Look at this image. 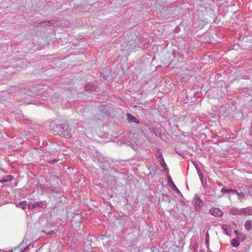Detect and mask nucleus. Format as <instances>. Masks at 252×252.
Here are the masks:
<instances>
[{
    "label": "nucleus",
    "instance_id": "34",
    "mask_svg": "<svg viewBox=\"0 0 252 252\" xmlns=\"http://www.w3.org/2000/svg\"><path fill=\"white\" fill-rule=\"evenodd\" d=\"M169 177L170 176H169L168 178V181L169 182V180L170 181Z\"/></svg>",
    "mask_w": 252,
    "mask_h": 252
},
{
    "label": "nucleus",
    "instance_id": "31",
    "mask_svg": "<svg viewBox=\"0 0 252 252\" xmlns=\"http://www.w3.org/2000/svg\"><path fill=\"white\" fill-rule=\"evenodd\" d=\"M29 249V246L26 247L23 251H24V252Z\"/></svg>",
    "mask_w": 252,
    "mask_h": 252
},
{
    "label": "nucleus",
    "instance_id": "1",
    "mask_svg": "<svg viewBox=\"0 0 252 252\" xmlns=\"http://www.w3.org/2000/svg\"><path fill=\"white\" fill-rule=\"evenodd\" d=\"M53 184L50 187H47L46 190L50 196H52L56 200L63 195V189L60 187L61 180L56 176L52 180Z\"/></svg>",
    "mask_w": 252,
    "mask_h": 252
},
{
    "label": "nucleus",
    "instance_id": "18",
    "mask_svg": "<svg viewBox=\"0 0 252 252\" xmlns=\"http://www.w3.org/2000/svg\"><path fill=\"white\" fill-rule=\"evenodd\" d=\"M33 205L35 208H36L37 207H40V208H42L43 206V204L42 202H35L33 203Z\"/></svg>",
    "mask_w": 252,
    "mask_h": 252
},
{
    "label": "nucleus",
    "instance_id": "11",
    "mask_svg": "<svg viewBox=\"0 0 252 252\" xmlns=\"http://www.w3.org/2000/svg\"><path fill=\"white\" fill-rule=\"evenodd\" d=\"M242 215H252V209L248 208L242 209Z\"/></svg>",
    "mask_w": 252,
    "mask_h": 252
},
{
    "label": "nucleus",
    "instance_id": "19",
    "mask_svg": "<svg viewBox=\"0 0 252 252\" xmlns=\"http://www.w3.org/2000/svg\"><path fill=\"white\" fill-rule=\"evenodd\" d=\"M169 178H170V182L172 183V187L173 189L175 190V191H177V192H180L179 190L178 189L177 187L175 186V185L174 184V183L172 181L171 177H169Z\"/></svg>",
    "mask_w": 252,
    "mask_h": 252
},
{
    "label": "nucleus",
    "instance_id": "25",
    "mask_svg": "<svg viewBox=\"0 0 252 252\" xmlns=\"http://www.w3.org/2000/svg\"><path fill=\"white\" fill-rule=\"evenodd\" d=\"M198 248V245L196 243H195L193 245H192V249L194 250V251H196L197 250V249Z\"/></svg>",
    "mask_w": 252,
    "mask_h": 252
},
{
    "label": "nucleus",
    "instance_id": "36",
    "mask_svg": "<svg viewBox=\"0 0 252 252\" xmlns=\"http://www.w3.org/2000/svg\"><path fill=\"white\" fill-rule=\"evenodd\" d=\"M20 252H24V251H21Z\"/></svg>",
    "mask_w": 252,
    "mask_h": 252
},
{
    "label": "nucleus",
    "instance_id": "35",
    "mask_svg": "<svg viewBox=\"0 0 252 252\" xmlns=\"http://www.w3.org/2000/svg\"><path fill=\"white\" fill-rule=\"evenodd\" d=\"M177 153L179 155H181V154H180V152H177Z\"/></svg>",
    "mask_w": 252,
    "mask_h": 252
},
{
    "label": "nucleus",
    "instance_id": "13",
    "mask_svg": "<svg viewBox=\"0 0 252 252\" xmlns=\"http://www.w3.org/2000/svg\"><path fill=\"white\" fill-rule=\"evenodd\" d=\"M131 37L132 39H135L134 41H133L134 43H130V41L128 42V45L129 44L130 45H133V46L134 47H135L137 44V41L135 40V38H136V35H135L134 34H130L129 36H128V38H130Z\"/></svg>",
    "mask_w": 252,
    "mask_h": 252
},
{
    "label": "nucleus",
    "instance_id": "24",
    "mask_svg": "<svg viewBox=\"0 0 252 252\" xmlns=\"http://www.w3.org/2000/svg\"><path fill=\"white\" fill-rule=\"evenodd\" d=\"M232 192L233 194H236L238 195L239 192L237 190L234 189H230V193Z\"/></svg>",
    "mask_w": 252,
    "mask_h": 252
},
{
    "label": "nucleus",
    "instance_id": "22",
    "mask_svg": "<svg viewBox=\"0 0 252 252\" xmlns=\"http://www.w3.org/2000/svg\"><path fill=\"white\" fill-rule=\"evenodd\" d=\"M205 242L206 244L208 245L209 242V235L208 232L206 234Z\"/></svg>",
    "mask_w": 252,
    "mask_h": 252
},
{
    "label": "nucleus",
    "instance_id": "23",
    "mask_svg": "<svg viewBox=\"0 0 252 252\" xmlns=\"http://www.w3.org/2000/svg\"><path fill=\"white\" fill-rule=\"evenodd\" d=\"M221 191L223 193H230V189H226L225 188H222L221 190Z\"/></svg>",
    "mask_w": 252,
    "mask_h": 252
},
{
    "label": "nucleus",
    "instance_id": "14",
    "mask_svg": "<svg viewBox=\"0 0 252 252\" xmlns=\"http://www.w3.org/2000/svg\"><path fill=\"white\" fill-rule=\"evenodd\" d=\"M245 227L247 230H250L252 229V221L250 220H248L245 223Z\"/></svg>",
    "mask_w": 252,
    "mask_h": 252
},
{
    "label": "nucleus",
    "instance_id": "32",
    "mask_svg": "<svg viewBox=\"0 0 252 252\" xmlns=\"http://www.w3.org/2000/svg\"><path fill=\"white\" fill-rule=\"evenodd\" d=\"M234 234H235L236 235H238V233H238V231H237V230H234Z\"/></svg>",
    "mask_w": 252,
    "mask_h": 252
},
{
    "label": "nucleus",
    "instance_id": "17",
    "mask_svg": "<svg viewBox=\"0 0 252 252\" xmlns=\"http://www.w3.org/2000/svg\"><path fill=\"white\" fill-rule=\"evenodd\" d=\"M6 178H3L1 181V182L2 183H5V182H8V181H11L13 180V177L12 176H7L6 177Z\"/></svg>",
    "mask_w": 252,
    "mask_h": 252
},
{
    "label": "nucleus",
    "instance_id": "20",
    "mask_svg": "<svg viewBox=\"0 0 252 252\" xmlns=\"http://www.w3.org/2000/svg\"><path fill=\"white\" fill-rule=\"evenodd\" d=\"M238 195L239 196V198H244L245 197V192L240 191L239 192Z\"/></svg>",
    "mask_w": 252,
    "mask_h": 252
},
{
    "label": "nucleus",
    "instance_id": "9",
    "mask_svg": "<svg viewBox=\"0 0 252 252\" xmlns=\"http://www.w3.org/2000/svg\"><path fill=\"white\" fill-rule=\"evenodd\" d=\"M126 115L127 119L130 123L134 122L136 124L139 123V121L136 118H135L132 114L127 113Z\"/></svg>",
    "mask_w": 252,
    "mask_h": 252
},
{
    "label": "nucleus",
    "instance_id": "21",
    "mask_svg": "<svg viewBox=\"0 0 252 252\" xmlns=\"http://www.w3.org/2000/svg\"><path fill=\"white\" fill-rule=\"evenodd\" d=\"M246 189L248 190L249 195L252 196V185L251 186H248V188H246Z\"/></svg>",
    "mask_w": 252,
    "mask_h": 252
},
{
    "label": "nucleus",
    "instance_id": "10",
    "mask_svg": "<svg viewBox=\"0 0 252 252\" xmlns=\"http://www.w3.org/2000/svg\"><path fill=\"white\" fill-rule=\"evenodd\" d=\"M239 237H237L235 239H233L231 241V244L232 247L237 248L239 245Z\"/></svg>",
    "mask_w": 252,
    "mask_h": 252
},
{
    "label": "nucleus",
    "instance_id": "33",
    "mask_svg": "<svg viewBox=\"0 0 252 252\" xmlns=\"http://www.w3.org/2000/svg\"><path fill=\"white\" fill-rule=\"evenodd\" d=\"M245 237L244 236L243 237H242V241H244L245 239Z\"/></svg>",
    "mask_w": 252,
    "mask_h": 252
},
{
    "label": "nucleus",
    "instance_id": "16",
    "mask_svg": "<svg viewBox=\"0 0 252 252\" xmlns=\"http://www.w3.org/2000/svg\"><path fill=\"white\" fill-rule=\"evenodd\" d=\"M17 206L18 207L21 208L23 210H24L26 209L27 206V202L25 201H23L19 203L18 205H17Z\"/></svg>",
    "mask_w": 252,
    "mask_h": 252
},
{
    "label": "nucleus",
    "instance_id": "37",
    "mask_svg": "<svg viewBox=\"0 0 252 252\" xmlns=\"http://www.w3.org/2000/svg\"><path fill=\"white\" fill-rule=\"evenodd\" d=\"M233 224H234V225H235V222H233Z\"/></svg>",
    "mask_w": 252,
    "mask_h": 252
},
{
    "label": "nucleus",
    "instance_id": "39",
    "mask_svg": "<svg viewBox=\"0 0 252 252\" xmlns=\"http://www.w3.org/2000/svg\"><path fill=\"white\" fill-rule=\"evenodd\" d=\"M42 232L45 233V232L44 230H42Z\"/></svg>",
    "mask_w": 252,
    "mask_h": 252
},
{
    "label": "nucleus",
    "instance_id": "6",
    "mask_svg": "<svg viewBox=\"0 0 252 252\" xmlns=\"http://www.w3.org/2000/svg\"><path fill=\"white\" fill-rule=\"evenodd\" d=\"M55 23V21H44L42 22L38 23L36 27L41 26V27H47L50 26L51 25H54Z\"/></svg>",
    "mask_w": 252,
    "mask_h": 252
},
{
    "label": "nucleus",
    "instance_id": "26",
    "mask_svg": "<svg viewBox=\"0 0 252 252\" xmlns=\"http://www.w3.org/2000/svg\"><path fill=\"white\" fill-rule=\"evenodd\" d=\"M58 161L57 159H54L53 160H49L48 162L50 164H54Z\"/></svg>",
    "mask_w": 252,
    "mask_h": 252
},
{
    "label": "nucleus",
    "instance_id": "4",
    "mask_svg": "<svg viewBox=\"0 0 252 252\" xmlns=\"http://www.w3.org/2000/svg\"><path fill=\"white\" fill-rule=\"evenodd\" d=\"M193 204L197 211H200L204 203L200 197L196 195L192 200Z\"/></svg>",
    "mask_w": 252,
    "mask_h": 252
},
{
    "label": "nucleus",
    "instance_id": "30",
    "mask_svg": "<svg viewBox=\"0 0 252 252\" xmlns=\"http://www.w3.org/2000/svg\"><path fill=\"white\" fill-rule=\"evenodd\" d=\"M244 189H243V190H242V191H243V192H245V194H246L247 192H248V190H247L246 189V188H248V186H244Z\"/></svg>",
    "mask_w": 252,
    "mask_h": 252
},
{
    "label": "nucleus",
    "instance_id": "12",
    "mask_svg": "<svg viewBox=\"0 0 252 252\" xmlns=\"http://www.w3.org/2000/svg\"><path fill=\"white\" fill-rule=\"evenodd\" d=\"M85 90L89 91H95L96 87L92 84H87L85 85Z\"/></svg>",
    "mask_w": 252,
    "mask_h": 252
},
{
    "label": "nucleus",
    "instance_id": "15",
    "mask_svg": "<svg viewBox=\"0 0 252 252\" xmlns=\"http://www.w3.org/2000/svg\"><path fill=\"white\" fill-rule=\"evenodd\" d=\"M160 158L161 160L159 161L160 162V165L165 169H167V170H168V168H167V165L164 160V159L162 155H160Z\"/></svg>",
    "mask_w": 252,
    "mask_h": 252
},
{
    "label": "nucleus",
    "instance_id": "3",
    "mask_svg": "<svg viewBox=\"0 0 252 252\" xmlns=\"http://www.w3.org/2000/svg\"><path fill=\"white\" fill-rule=\"evenodd\" d=\"M198 16L203 18L205 16L214 15L213 10L210 7L206 6L204 4L199 5L196 10Z\"/></svg>",
    "mask_w": 252,
    "mask_h": 252
},
{
    "label": "nucleus",
    "instance_id": "27",
    "mask_svg": "<svg viewBox=\"0 0 252 252\" xmlns=\"http://www.w3.org/2000/svg\"><path fill=\"white\" fill-rule=\"evenodd\" d=\"M28 208L30 209H33L35 208V207H34V206L33 205V204H32V203L29 204H28Z\"/></svg>",
    "mask_w": 252,
    "mask_h": 252
},
{
    "label": "nucleus",
    "instance_id": "8",
    "mask_svg": "<svg viewBox=\"0 0 252 252\" xmlns=\"http://www.w3.org/2000/svg\"><path fill=\"white\" fill-rule=\"evenodd\" d=\"M222 228L225 234L228 236L230 235L231 233V229L230 226L226 224H223L222 225Z\"/></svg>",
    "mask_w": 252,
    "mask_h": 252
},
{
    "label": "nucleus",
    "instance_id": "28",
    "mask_svg": "<svg viewBox=\"0 0 252 252\" xmlns=\"http://www.w3.org/2000/svg\"><path fill=\"white\" fill-rule=\"evenodd\" d=\"M160 155H162L161 153H159L158 155H157V158L158 159V161L161 160Z\"/></svg>",
    "mask_w": 252,
    "mask_h": 252
},
{
    "label": "nucleus",
    "instance_id": "5",
    "mask_svg": "<svg viewBox=\"0 0 252 252\" xmlns=\"http://www.w3.org/2000/svg\"><path fill=\"white\" fill-rule=\"evenodd\" d=\"M211 215L217 217H220L223 215V212L218 208H213L209 210Z\"/></svg>",
    "mask_w": 252,
    "mask_h": 252
},
{
    "label": "nucleus",
    "instance_id": "29",
    "mask_svg": "<svg viewBox=\"0 0 252 252\" xmlns=\"http://www.w3.org/2000/svg\"><path fill=\"white\" fill-rule=\"evenodd\" d=\"M17 249L16 247L14 248L13 249L11 250H9V251H3V252H13V251H15L16 249Z\"/></svg>",
    "mask_w": 252,
    "mask_h": 252
},
{
    "label": "nucleus",
    "instance_id": "2",
    "mask_svg": "<svg viewBox=\"0 0 252 252\" xmlns=\"http://www.w3.org/2000/svg\"><path fill=\"white\" fill-rule=\"evenodd\" d=\"M52 131L54 134L68 138L71 136L69 126L64 124L55 125Z\"/></svg>",
    "mask_w": 252,
    "mask_h": 252
},
{
    "label": "nucleus",
    "instance_id": "38",
    "mask_svg": "<svg viewBox=\"0 0 252 252\" xmlns=\"http://www.w3.org/2000/svg\"><path fill=\"white\" fill-rule=\"evenodd\" d=\"M125 231V229H123V232H124Z\"/></svg>",
    "mask_w": 252,
    "mask_h": 252
},
{
    "label": "nucleus",
    "instance_id": "7",
    "mask_svg": "<svg viewBox=\"0 0 252 252\" xmlns=\"http://www.w3.org/2000/svg\"><path fill=\"white\" fill-rule=\"evenodd\" d=\"M229 213L232 215H242V209L239 210L238 208H231L230 209Z\"/></svg>",
    "mask_w": 252,
    "mask_h": 252
}]
</instances>
